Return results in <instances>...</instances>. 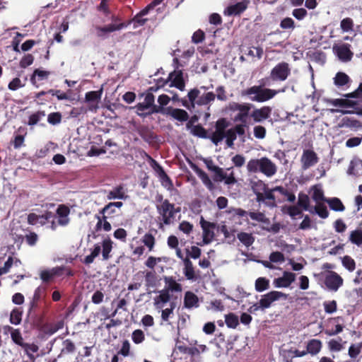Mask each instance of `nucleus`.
<instances>
[{
  "label": "nucleus",
  "instance_id": "nucleus-8",
  "mask_svg": "<svg viewBox=\"0 0 362 362\" xmlns=\"http://www.w3.org/2000/svg\"><path fill=\"white\" fill-rule=\"evenodd\" d=\"M288 295L281 291H272L262 296L259 303L260 304L261 309H266L271 306V305L281 298L286 299Z\"/></svg>",
  "mask_w": 362,
  "mask_h": 362
},
{
  "label": "nucleus",
  "instance_id": "nucleus-34",
  "mask_svg": "<svg viewBox=\"0 0 362 362\" xmlns=\"http://www.w3.org/2000/svg\"><path fill=\"white\" fill-rule=\"evenodd\" d=\"M20 264V260L12 257H9L5 262L4 266L0 267V276L8 273L13 265L18 267Z\"/></svg>",
  "mask_w": 362,
  "mask_h": 362
},
{
  "label": "nucleus",
  "instance_id": "nucleus-64",
  "mask_svg": "<svg viewBox=\"0 0 362 362\" xmlns=\"http://www.w3.org/2000/svg\"><path fill=\"white\" fill-rule=\"evenodd\" d=\"M131 345L128 340H124L122 342V347L119 351L118 354L122 355L126 357L128 356L130 354Z\"/></svg>",
  "mask_w": 362,
  "mask_h": 362
},
{
  "label": "nucleus",
  "instance_id": "nucleus-42",
  "mask_svg": "<svg viewBox=\"0 0 362 362\" xmlns=\"http://www.w3.org/2000/svg\"><path fill=\"white\" fill-rule=\"evenodd\" d=\"M175 306L176 304L175 302H170L168 308L159 309V310H161V319L163 322H168L169 319L173 315Z\"/></svg>",
  "mask_w": 362,
  "mask_h": 362
},
{
  "label": "nucleus",
  "instance_id": "nucleus-9",
  "mask_svg": "<svg viewBox=\"0 0 362 362\" xmlns=\"http://www.w3.org/2000/svg\"><path fill=\"white\" fill-rule=\"evenodd\" d=\"M343 281V279L334 272H327L325 274V284L330 291H337L342 286Z\"/></svg>",
  "mask_w": 362,
  "mask_h": 362
},
{
  "label": "nucleus",
  "instance_id": "nucleus-4",
  "mask_svg": "<svg viewBox=\"0 0 362 362\" xmlns=\"http://www.w3.org/2000/svg\"><path fill=\"white\" fill-rule=\"evenodd\" d=\"M112 23L100 26H95V32L97 37L100 38H106L110 33H113L117 30H120L125 28L127 25L124 23L120 22L119 18L115 15H112L110 17Z\"/></svg>",
  "mask_w": 362,
  "mask_h": 362
},
{
  "label": "nucleus",
  "instance_id": "nucleus-58",
  "mask_svg": "<svg viewBox=\"0 0 362 362\" xmlns=\"http://www.w3.org/2000/svg\"><path fill=\"white\" fill-rule=\"evenodd\" d=\"M193 225L186 221H182L178 226L179 230L186 235L190 234L193 230Z\"/></svg>",
  "mask_w": 362,
  "mask_h": 362
},
{
  "label": "nucleus",
  "instance_id": "nucleus-43",
  "mask_svg": "<svg viewBox=\"0 0 362 362\" xmlns=\"http://www.w3.org/2000/svg\"><path fill=\"white\" fill-rule=\"evenodd\" d=\"M112 241L110 238L104 239L102 243L103 247V257L104 259H108L110 258V253L112 249Z\"/></svg>",
  "mask_w": 362,
  "mask_h": 362
},
{
  "label": "nucleus",
  "instance_id": "nucleus-57",
  "mask_svg": "<svg viewBox=\"0 0 362 362\" xmlns=\"http://www.w3.org/2000/svg\"><path fill=\"white\" fill-rule=\"evenodd\" d=\"M340 27L344 32H349L353 30L354 22L351 18H344L340 23Z\"/></svg>",
  "mask_w": 362,
  "mask_h": 362
},
{
  "label": "nucleus",
  "instance_id": "nucleus-6",
  "mask_svg": "<svg viewBox=\"0 0 362 362\" xmlns=\"http://www.w3.org/2000/svg\"><path fill=\"white\" fill-rule=\"evenodd\" d=\"M252 105L250 103H230L228 105V109L231 111L235 112L238 113L234 117L235 122H240L242 123H245L247 121V118L250 114V110Z\"/></svg>",
  "mask_w": 362,
  "mask_h": 362
},
{
  "label": "nucleus",
  "instance_id": "nucleus-46",
  "mask_svg": "<svg viewBox=\"0 0 362 362\" xmlns=\"http://www.w3.org/2000/svg\"><path fill=\"white\" fill-rule=\"evenodd\" d=\"M349 240L351 243L361 246L362 245V230H355L351 231Z\"/></svg>",
  "mask_w": 362,
  "mask_h": 362
},
{
  "label": "nucleus",
  "instance_id": "nucleus-36",
  "mask_svg": "<svg viewBox=\"0 0 362 362\" xmlns=\"http://www.w3.org/2000/svg\"><path fill=\"white\" fill-rule=\"evenodd\" d=\"M237 238L246 247H250L255 241V237L252 234L245 232L239 233Z\"/></svg>",
  "mask_w": 362,
  "mask_h": 362
},
{
  "label": "nucleus",
  "instance_id": "nucleus-29",
  "mask_svg": "<svg viewBox=\"0 0 362 362\" xmlns=\"http://www.w3.org/2000/svg\"><path fill=\"white\" fill-rule=\"evenodd\" d=\"M322 343L319 339H311L307 344V352L311 355H317L321 351Z\"/></svg>",
  "mask_w": 362,
  "mask_h": 362
},
{
  "label": "nucleus",
  "instance_id": "nucleus-62",
  "mask_svg": "<svg viewBox=\"0 0 362 362\" xmlns=\"http://www.w3.org/2000/svg\"><path fill=\"white\" fill-rule=\"evenodd\" d=\"M63 326L62 322H58L55 325H51L44 328V332L47 334L52 335L57 332Z\"/></svg>",
  "mask_w": 362,
  "mask_h": 362
},
{
  "label": "nucleus",
  "instance_id": "nucleus-12",
  "mask_svg": "<svg viewBox=\"0 0 362 362\" xmlns=\"http://www.w3.org/2000/svg\"><path fill=\"white\" fill-rule=\"evenodd\" d=\"M272 109L269 106L255 108L250 113V117L255 123L262 122L271 117Z\"/></svg>",
  "mask_w": 362,
  "mask_h": 362
},
{
  "label": "nucleus",
  "instance_id": "nucleus-59",
  "mask_svg": "<svg viewBox=\"0 0 362 362\" xmlns=\"http://www.w3.org/2000/svg\"><path fill=\"white\" fill-rule=\"evenodd\" d=\"M362 345L361 344H351L349 349V356L351 358H356L361 353Z\"/></svg>",
  "mask_w": 362,
  "mask_h": 362
},
{
  "label": "nucleus",
  "instance_id": "nucleus-53",
  "mask_svg": "<svg viewBox=\"0 0 362 362\" xmlns=\"http://www.w3.org/2000/svg\"><path fill=\"white\" fill-rule=\"evenodd\" d=\"M132 339L136 344H139L145 340L144 332L141 329H136L132 334Z\"/></svg>",
  "mask_w": 362,
  "mask_h": 362
},
{
  "label": "nucleus",
  "instance_id": "nucleus-10",
  "mask_svg": "<svg viewBox=\"0 0 362 362\" xmlns=\"http://www.w3.org/2000/svg\"><path fill=\"white\" fill-rule=\"evenodd\" d=\"M103 94V88L98 91H90L86 93L85 101L88 103V110L91 112H96L99 108V103Z\"/></svg>",
  "mask_w": 362,
  "mask_h": 362
},
{
  "label": "nucleus",
  "instance_id": "nucleus-20",
  "mask_svg": "<svg viewBox=\"0 0 362 362\" xmlns=\"http://www.w3.org/2000/svg\"><path fill=\"white\" fill-rule=\"evenodd\" d=\"M248 3V1H243L230 5L224 10L223 13L226 16L238 15L247 8Z\"/></svg>",
  "mask_w": 362,
  "mask_h": 362
},
{
  "label": "nucleus",
  "instance_id": "nucleus-26",
  "mask_svg": "<svg viewBox=\"0 0 362 362\" xmlns=\"http://www.w3.org/2000/svg\"><path fill=\"white\" fill-rule=\"evenodd\" d=\"M274 193L272 189H268L266 188L262 194V197H259V198H257V201L258 202H265L269 206H274L276 204Z\"/></svg>",
  "mask_w": 362,
  "mask_h": 362
},
{
  "label": "nucleus",
  "instance_id": "nucleus-47",
  "mask_svg": "<svg viewBox=\"0 0 362 362\" xmlns=\"http://www.w3.org/2000/svg\"><path fill=\"white\" fill-rule=\"evenodd\" d=\"M269 287V279L264 277H259L255 281V289L258 292H262Z\"/></svg>",
  "mask_w": 362,
  "mask_h": 362
},
{
  "label": "nucleus",
  "instance_id": "nucleus-48",
  "mask_svg": "<svg viewBox=\"0 0 362 362\" xmlns=\"http://www.w3.org/2000/svg\"><path fill=\"white\" fill-rule=\"evenodd\" d=\"M334 81L337 86H342L349 83V77L343 72H338L334 78Z\"/></svg>",
  "mask_w": 362,
  "mask_h": 362
},
{
  "label": "nucleus",
  "instance_id": "nucleus-24",
  "mask_svg": "<svg viewBox=\"0 0 362 362\" xmlns=\"http://www.w3.org/2000/svg\"><path fill=\"white\" fill-rule=\"evenodd\" d=\"M151 167L156 173L158 177L161 180L163 185L167 186L170 185V180L166 173L164 172L163 168L154 160H151Z\"/></svg>",
  "mask_w": 362,
  "mask_h": 362
},
{
  "label": "nucleus",
  "instance_id": "nucleus-21",
  "mask_svg": "<svg viewBox=\"0 0 362 362\" xmlns=\"http://www.w3.org/2000/svg\"><path fill=\"white\" fill-rule=\"evenodd\" d=\"M128 195L125 189L122 186H117L114 187L112 189L109 191L107 194V199L108 200L112 199H127Z\"/></svg>",
  "mask_w": 362,
  "mask_h": 362
},
{
  "label": "nucleus",
  "instance_id": "nucleus-11",
  "mask_svg": "<svg viewBox=\"0 0 362 362\" xmlns=\"http://www.w3.org/2000/svg\"><path fill=\"white\" fill-rule=\"evenodd\" d=\"M318 157L317 153L310 149H305L303 151L300 158V162L302 168L304 170L308 169L309 168L314 166L318 162Z\"/></svg>",
  "mask_w": 362,
  "mask_h": 362
},
{
  "label": "nucleus",
  "instance_id": "nucleus-19",
  "mask_svg": "<svg viewBox=\"0 0 362 362\" xmlns=\"http://www.w3.org/2000/svg\"><path fill=\"white\" fill-rule=\"evenodd\" d=\"M168 79L170 81V86H175L180 90L185 89L183 73L181 70H175L170 73Z\"/></svg>",
  "mask_w": 362,
  "mask_h": 362
},
{
  "label": "nucleus",
  "instance_id": "nucleus-61",
  "mask_svg": "<svg viewBox=\"0 0 362 362\" xmlns=\"http://www.w3.org/2000/svg\"><path fill=\"white\" fill-rule=\"evenodd\" d=\"M269 259L274 263H283L285 261L284 254L280 252H273L270 254Z\"/></svg>",
  "mask_w": 362,
  "mask_h": 362
},
{
  "label": "nucleus",
  "instance_id": "nucleus-63",
  "mask_svg": "<svg viewBox=\"0 0 362 362\" xmlns=\"http://www.w3.org/2000/svg\"><path fill=\"white\" fill-rule=\"evenodd\" d=\"M191 133L194 135L202 138L206 137V130L201 126L196 125L192 127Z\"/></svg>",
  "mask_w": 362,
  "mask_h": 362
},
{
  "label": "nucleus",
  "instance_id": "nucleus-3",
  "mask_svg": "<svg viewBox=\"0 0 362 362\" xmlns=\"http://www.w3.org/2000/svg\"><path fill=\"white\" fill-rule=\"evenodd\" d=\"M157 210L162 218L163 223L170 225L173 222L175 214L180 211V208H175L174 204L165 199L157 206Z\"/></svg>",
  "mask_w": 362,
  "mask_h": 362
},
{
  "label": "nucleus",
  "instance_id": "nucleus-30",
  "mask_svg": "<svg viewBox=\"0 0 362 362\" xmlns=\"http://www.w3.org/2000/svg\"><path fill=\"white\" fill-rule=\"evenodd\" d=\"M165 287L163 290H167L168 293L171 292H181L182 286L177 283L173 277L165 278Z\"/></svg>",
  "mask_w": 362,
  "mask_h": 362
},
{
  "label": "nucleus",
  "instance_id": "nucleus-22",
  "mask_svg": "<svg viewBox=\"0 0 362 362\" xmlns=\"http://www.w3.org/2000/svg\"><path fill=\"white\" fill-rule=\"evenodd\" d=\"M70 209L64 205H60L57 210V214L58 216V223L60 226H65L69 223V215Z\"/></svg>",
  "mask_w": 362,
  "mask_h": 362
},
{
  "label": "nucleus",
  "instance_id": "nucleus-7",
  "mask_svg": "<svg viewBox=\"0 0 362 362\" xmlns=\"http://www.w3.org/2000/svg\"><path fill=\"white\" fill-rule=\"evenodd\" d=\"M291 73L289 65L286 62L276 64L271 71L270 76L273 81H285Z\"/></svg>",
  "mask_w": 362,
  "mask_h": 362
},
{
  "label": "nucleus",
  "instance_id": "nucleus-55",
  "mask_svg": "<svg viewBox=\"0 0 362 362\" xmlns=\"http://www.w3.org/2000/svg\"><path fill=\"white\" fill-rule=\"evenodd\" d=\"M309 198L307 195L300 194L298 197V205L305 211L310 212V208H309Z\"/></svg>",
  "mask_w": 362,
  "mask_h": 362
},
{
  "label": "nucleus",
  "instance_id": "nucleus-5",
  "mask_svg": "<svg viewBox=\"0 0 362 362\" xmlns=\"http://www.w3.org/2000/svg\"><path fill=\"white\" fill-rule=\"evenodd\" d=\"M189 100L193 107L195 105H206L214 101L216 95L212 92H207L201 94L200 89H192L188 93Z\"/></svg>",
  "mask_w": 362,
  "mask_h": 362
},
{
  "label": "nucleus",
  "instance_id": "nucleus-37",
  "mask_svg": "<svg viewBox=\"0 0 362 362\" xmlns=\"http://www.w3.org/2000/svg\"><path fill=\"white\" fill-rule=\"evenodd\" d=\"M141 243L147 247L148 251L151 252L153 250L156 245V238L150 233H146L141 239Z\"/></svg>",
  "mask_w": 362,
  "mask_h": 362
},
{
  "label": "nucleus",
  "instance_id": "nucleus-44",
  "mask_svg": "<svg viewBox=\"0 0 362 362\" xmlns=\"http://www.w3.org/2000/svg\"><path fill=\"white\" fill-rule=\"evenodd\" d=\"M184 274L187 279L192 280L194 278V271L192 265V262L189 258L184 259Z\"/></svg>",
  "mask_w": 362,
  "mask_h": 362
},
{
  "label": "nucleus",
  "instance_id": "nucleus-41",
  "mask_svg": "<svg viewBox=\"0 0 362 362\" xmlns=\"http://www.w3.org/2000/svg\"><path fill=\"white\" fill-rule=\"evenodd\" d=\"M341 338L337 339H331L328 341V348L331 351L338 352L344 348V344Z\"/></svg>",
  "mask_w": 362,
  "mask_h": 362
},
{
  "label": "nucleus",
  "instance_id": "nucleus-39",
  "mask_svg": "<svg viewBox=\"0 0 362 362\" xmlns=\"http://www.w3.org/2000/svg\"><path fill=\"white\" fill-rule=\"evenodd\" d=\"M169 115L174 119L180 122L186 121L188 119L187 112L182 109H172Z\"/></svg>",
  "mask_w": 362,
  "mask_h": 362
},
{
  "label": "nucleus",
  "instance_id": "nucleus-52",
  "mask_svg": "<svg viewBox=\"0 0 362 362\" xmlns=\"http://www.w3.org/2000/svg\"><path fill=\"white\" fill-rule=\"evenodd\" d=\"M98 221L96 224V227L98 228L103 229L106 232L111 230V224L107 221V217L105 216H103V218L98 216Z\"/></svg>",
  "mask_w": 362,
  "mask_h": 362
},
{
  "label": "nucleus",
  "instance_id": "nucleus-17",
  "mask_svg": "<svg viewBox=\"0 0 362 362\" xmlns=\"http://www.w3.org/2000/svg\"><path fill=\"white\" fill-rule=\"evenodd\" d=\"M171 295L167 290H161L158 295L153 298V305L156 310L163 309L168 303H170Z\"/></svg>",
  "mask_w": 362,
  "mask_h": 362
},
{
  "label": "nucleus",
  "instance_id": "nucleus-13",
  "mask_svg": "<svg viewBox=\"0 0 362 362\" xmlns=\"http://www.w3.org/2000/svg\"><path fill=\"white\" fill-rule=\"evenodd\" d=\"M296 280V274L290 272H284L281 277L276 278L273 281L275 288H288Z\"/></svg>",
  "mask_w": 362,
  "mask_h": 362
},
{
  "label": "nucleus",
  "instance_id": "nucleus-25",
  "mask_svg": "<svg viewBox=\"0 0 362 362\" xmlns=\"http://www.w3.org/2000/svg\"><path fill=\"white\" fill-rule=\"evenodd\" d=\"M340 128H349L352 130H356L361 127V124L358 120L348 117H343L338 124Z\"/></svg>",
  "mask_w": 362,
  "mask_h": 362
},
{
  "label": "nucleus",
  "instance_id": "nucleus-27",
  "mask_svg": "<svg viewBox=\"0 0 362 362\" xmlns=\"http://www.w3.org/2000/svg\"><path fill=\"white\" fill-rule=\"evenodd\" d=\"M184 305L187 308H194L199 307V298L194 293L187 291L184 297Z\"/></svg>",
  "mask_w": 362,
  "mask_h": 362
},
{
  "label": "nucleus",
  "instance_id": "nucleus-38",
  "mask_svg": "<svg viewBox=\"0 0 362 362\" xmlns=\"http://www.w3.org/2000/svg\"><path fill=\"white\" fill-rule=\"evenodd\" d=\"M251 187L257 198L262 197V194L267 188L266 184L262 180L254 181L251 182Z\"/></svg>",
  "mask_w": 362,
  "mask_h": 362
},
{
  "label": "nucleus",
  "instance_id": "nucleus-23",
  "mask_svg": "<svg viewBox=\"0 0 362 362\" xmlns=\"http://www.w3.org/2000/svg\"><path fill=\"white\" fill-rule=\"evenodd\" d=\"M346 98H337V99H331L329 100V104L340 107H354L357 105L358 102L356 100H352L349 99V98L346 97Z\"/></svg>",
  "mask_w": 362,
  "mask_h": 362
},
{
  "label": "nucleus",
  "instance_id": "nucleus-45",
  "mask_svg": "<svg viewBox=\"0 0 362 362\" xmlns=\"http://www.w3.org/2000/svg\"><path fill=\"white\" fill-rule=\"evenodd\" d=\"M23 348L25 354L28 356L29 359L32 361H35V357L33 355V353H36L38 351V346L35 344L25 343V344L23 345Z\"/></svg>",
  "mask_w": 362,
  "mask_h": 362
},
{
  "label": "nucleus",
  "instance_id": "nucleus-60",
  "mask_svg": "<svg viewBox=\"0 0 362 362\" xmlns=\"http://www.w3.org/2000/svg\"><path fill=\"white\" fill-rule=\"evenodd\" d=\"M12 340L18 345L23 347V345L25 343L23 342V339L18 329H13L11 333Z\"/></svg>",
  "mask_w": 362,
  "mask_h": 362
},
{
  "label": "nucleus",
  "instance_id": "nucleus-35",
  "mask_svg": "<svg viewBox=\"0 0 362 362\" xmlns=\"http://www.w3.org/2000/svg\"><path fill=\"white\" fill-rule=\"evenodd\" d=\"M123 206L122 202H110L101 210V214L112 215L116 213V208L120 209Z\"/></svg>",
  "mask_w": 362,
  "mask_h": 362
},
{
  "label": "nucleus",
  "instance_id": "nucleus-2",
  "mask_svg": "<svg viewBox=\"0 0 362 362\" xmlns=\"http://www.w3.org/2000/svg\"><path fill=\"white\" fill-rule=\"evenodd\" d=\"M285 90L286 88L281 90H274L262 86H253L244 90L243 95L248 96L252 101L264 103L272 99L278 93L285 92Z\"/></svg>",
  "mask_w": 362,
  "mask_h": 362
},
{
  "label": "nucleus",
  "instance_id": "nucleus-50",
  "mask_svg": "<svg viewBox=\"0 0 362 362\" xmlns=\"http://www.w3.org/2000/svg\"><path fill=\"white\" fill-rule=\"evenodd\" d=\"M251 219L259 223L269 224V221L262 212H249L247 213Z\"/></svg>",
  "mask_w": 362,
  "mask_h": 362
},
{
  "label": "nucleus",
  "instance_id": "nucleus-28",
  "mask_svg": "<svg viewBox=\"0 0 362 362\" xmlns=\"http://www.w3.org/2000/svg\"><path fill=\"white\" fill-rule=\"evenodd\" d=\"M193 170L197 175V176L201 179L203 184L210 190L213 189L214 184L211 180L209 177L208 175L202 169H200L197 165H194L192 167Z\"/></svg>",
  "mask_w": 362,
  "mask_h": 362
},
{
  "label": "nucleus",
  "instance_id": "nucleus-51",
  "mask_svg": "<svg viewBox=\"0 0 362 362\" xmlns=\"http://www.w3.org/2000/svg\"><path fill=\"white\" fill-rule=\"evenodd\" d=\"M22 311L19 308L13 309L10 315V322L13 325H19L21 322Z\"/></svg>",
  "mask_w": 362,
  "mask_h": 362
},
{
  "label": "nucleus",
  "instance_id": "nucleus-16",
  "mask_svg": "<svg viewBox=\"0 0 362 362\" xmlns=\"http://www.w3.org/2000/svg\"><path fill=\"white\" fill-rule=\"evenodd\" d=\"M333 51L338 58L342 62H348L351 59L353 53L349 49V45L342 44L339 45H334Z\"/></svg>",
  "mask_w": 362,
  "mask_h": 362
},
{
  "label": "nucleus",
  "instance_id": "nucleus-15",
  "mask_svg": "<svg viewBox=\"0 0 362 362\" xmlns=\"http://www.w3.org/2000/svg\"><path fill=\"white\" fill-rule=\"evenodd\" d=\"M227 127V122L225 119H219L216 124V130L211 136V141L217 145L225 138V129Z\"/></svg>",
  "mask_w": 362,
  "mask_h": 362
},
{
  "label": "nucleus",
  "instance_id": "nucleus-56",
  "mask_svg": "<svg viewBox=\"0 0 362 362\" xmlns=\"http://www.w3.org/2000/svg\"><path fill=\"white\" fill-rule=\"evenodd\" d=\"M266 129L261 125H256L253 128L254 136L258 139H263L266 136Z\"/></svg>",
  "mask_w": 362,
  "mask_h": 362
},
{
  "label": "nucleus",
  "instance_id": "nucleus-54",
  "mask_svg": "<svg viewBox=\"0 0 362 362\" xmlns=\"http://www.w3.org/2000/svg\"><path fill=\"white\" fill-rule=\"evenodd\" d=\"M342 264L349 272H353L356 267L355 261L349 256H344L342 258Z\"/></svg>",
  "mask_w": 362,
  "mask_h": 362
},
{
  "label": "nucleus",
  "instance_id": "nucleus-31",
  "mask_svg": "<svg viewBox=\"0 0 362 362\" xmlns=\"http://www.w3.org/2000/svg\"><path fill=\"white\" fill-rule=\"evenodd\" d=\"M310 213L316 214L322 218H327L329 216L327 206L322 202L316 203L314 207L310 208Z\"/></svg>",
  "mask_w": 362,
  "mask_h": 362
},
{
  "label": "nucleus",
  "instance_id": "nucleus-1",
  "mask_svg": "<svg viewBox=\"0 0 362 362\" xmlns=\"http://www.w3.org/2000/svg\"><path fill=\"white\" fill-rule=\"evenodd\" d=\"M247 170L249 173H261L267 177H273L277 172L276 165L269 158L251 159L247 162Z\"/></svg>",
  "mask_w": 362,
  "mask_h": 362
},
{
  "label": "nucleus",
  "instance_id": "nucleus-14",
  "mask_svg": "<svg viewBox=\"0 0 362 362\" xmlns=\"http://www.w3.org/2000/svg\"><path fill=\"white\" fill-rule=\"evenodd\" d=\"M201 227L203 230V242L204 244L210 243L214 237L215 224L205 221L203 218L200 221Z\"/></svg>",
  "mask_w": 362,
  "mask_h": 362
},
{
  "label": "nucleus",
  "instance_id": "nucleus-32",
  "mask_svg": "<svg viewBox=\"0 0 362 362\" xmlns=\"http://www.w3.org/2000/svg\"><path fill=\"white\" fill-rule=\"evenodd\" d=\"M348 173L354 176H360L362 175V160H354L350 163Z\"/></svg>",
  "mask_w": 362,
  "mask_h": 362
},
{
  "label": "nucleus",
  "instance_id": "nucleus-33",
  "mask_svg": "<svg viewBox=\"0 0 362 362\" xmlns=\"http://www.w3.org/2000/svg\"><path fill=\"white\" fill-rule=\"evenodd\" d=\"M325 202L328 204L329 208L333 211H344L345 209L344 204L339 198H328L325 199Z\"/></svg>",
  "mask_w": 362,
  "mask_h": 362
},
{
  "label": "nucleus",
  "instance_id": "nucleus-40",
  "mask_svg": "<svg viewBox=\"0 0 362 362\" xmlns=\"http://www.w3.org/2000/svg\"><path fill=\"white\" fill-rule=\"evenodd\" d=\"M312 192V198L316 203L322 202H325V199H327L324 197L323 190L320 186L315 185L313 187Z\"/></svg>",
  "mask_w": 362,
  "mask_h": 362
},
{
  "label": "nucleus",
  "instance_id": "nucleus-49",
  "mask_svg": "<svg viewBox=\"0 0 362 362\" xmlns=\"http://www.w3.org/2000/svg\"><path fill=\"white\" fill-rule=\"evenodd\" d=\"M225 322L228 327L235 329L239 324L238 317L233 313H230L226 315Z\"/></svg>",
  "mask_w": 362,
  "mask_h": 362
},
{
  "label": "nucleus",
  "instance_id": "nucleus-18",
  "mask_svg": "<svg viewBox=\"0 0 362 362\" xmlns=\"http://www.w3.org/2000/svg\"><path fill=\"white\" fill-rule=\"evenodd\" d=\"M133 108L136 110V114L141 117H146L153 113H158L161 112V107H150L145 104L144 102L139 103Z\"/></svg>",
  "mask_w": 362,
  "mask_h": 362
}]
</instances>
